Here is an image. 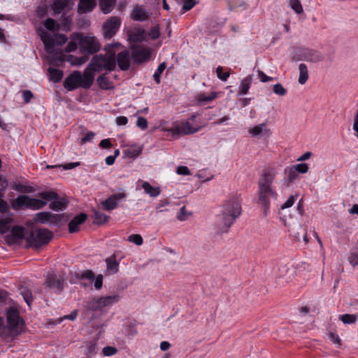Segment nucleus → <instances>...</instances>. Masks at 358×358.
Listing matches in <instances>:
<instances>
[{"instance_id":"f257e3e1","label":"nucleus","mask_w":358,"mask_h":358,"mask_svg":"<svg viewBox=\"0 0 358 358\" xmlns=\"http://www.w3.org/2000/svg\"><path fill=\"white\" fill-rule=\"evenodd\" d=\"M278 174L275 167L264 168L258 180V201L264 208V217L267 215L270 206V197H276L277 193L272 185Z\"/></svg>"},{"instance_id":"f03ea898","label":"nucleus","mask_w":358,"mask_h":358,"mask_svg":"<svg viewBox=\"0 0 358 358\" xmlns=\"http://www.w3.org/2000/svg\"><path fill=\"white\" fill-rule=\"evenodd\" d=\"M242 208L240 200L237 197H231L226 200L220 206L217 215V225L220 232H226L241 215Z\"/></svg>"},{"instance_id":"7ed1b4c3","label":"nucleus","mask_w":358,"mask_h":358,"mask_svg":"<svg viewBox=\"0 0 358 358\" xmlns=\"http://www.w3.org/2000/svg\"><path fill=\"white\" fill-rule=\"evenodd\" d=\"M7 326L3 323L0 336L6 342L13 341L24 330V322L20 317L18 310L13 307L6 310Z\"/></svg>"},{"instance_id":"20e7f679","label":"nucleus","mask_w":358,"mask_h":358,"mask_svg":"<svg viewBox=\"0 0 358 358\" xmlns=\"http://www.w3.org/2000/svg\"><path fill=\"white\" fill-rule=\"evenodd\" d=\"M89 66L92 71H113L116 66L115 53L108 50L105 55H96L91 59Z\"/></svg>"},{"instance_id":"39448f33","label":"nucleus","mask_w":358,"mask_h":358,"mask_svg":"<svg viewBox=\"0 0 358 358\" xmlns=\"http://www.w3.org/2000/svg\"><path fill=\"white\" fill-rule=\"evenodd\" d=\"M53 234L48 229H38L30 231L26 237L29 246L36 249L48 244L52 238Z\"/></svg>"},{"instance_id":"423d86ee","label":"nucleus","mask_w":358,"mask_h":358,"mask_svg":"<svg viewBox=\"0 0 358 358\" xmlns=\"http://www.w3.org/2000/svg\"><path fill=\"white\" fill-rule=\"evenodd\" d=\"M101 49L99 40L92 34L85 35L81 33L80 40V52L83 55H89L97 52Z\"/></svg>"},{"instance_id":"0eeeda50","label":"nucleus","mask_w":358,"mask_h":358,"mask_svg":"<svg viewBox=\"0 0 358 358\" xmlns=\"http://www.w3.org/2000/svg\"><path fill=\"white\" fill-rule=\"evenodd\" d=\"M39 34L46 51L49 53L53 51L55 45H62L68 40L67 36L63 34H56L51 36L47 31H42Z\"/></svg>"},{"instance_id":"6e6552de","label":"nucleus","mask_w":358,"mask_h":358,"mask_svg":"<svg viewBox=\"0 0 358 358\" xmlns=\"http://www.w3.org/2000/svg\"><path fill=\"white\" fill-rule=\"evenodd\" d=\"M46 203V201H44L42 199L31 198L27 195H20L14 199L12 203V206L13 208L25 206L29 209L39 210L43 208Z\"/></svg>"},{"instance_id":"1a4fd4ad","label":"nucleus","mask_w":358,"mask_h":358,"mask_svg":"<svg viewBox=\"0 0 358 358\" xmlns=\"http://www.w3.org/2000/svg\"><path fill=\"white\" fill-rule=\"evenodd\" d=\"M119 299L120 296L117 294L94 298L87 301L85 308L90 310H97L117 303Z\"/></svg>"},{"instance_id":"9d476101","label":"nucleus","mask_w":358,"mask_h":358,"mask_svg":"<svg viewBox=\"0 0 358 358\" xmlns=\"http://www.w3.org/2000/svg\"><path fill=\"white\" fill-rule=\"evenodd\" d=\"M66 220L64 214H52L50 212H40L35 215L34 221L50 226L61 224Z\"/></svg>"},{"instance_id":"9b49d317","label":"nucleus","mask_w":358,"mask_h":358,"mask_svg":"<svg viewBox=\"0 0 358 358\" xmlns=\"http://www.w3.org/2000/svg\"><path fill=\"white\" fill-rule=\"evenodd\" d=\"M121 22L118 17L113 16L108 19L103 24V34L106 38H111L120 28Z\"/></svg>"},{"instance_id":"f8f14e48","label":"nucleus","mask_w":358,"mask_h":358,"mask_svg":"<svg viewBox=\"0 0 358 358\" xmlns=\"http://www.w3.org/2000/svg\"><path fill=\"white\" fill-rule=\"evenodd\" d=\"M201 127H194L191 126L190 121L187 120L180 124H175L172 128L169 129V131L173 136H185L189 134H193L197 132Z\"/></svg>"},{"instance_id":"ddd939ff","label":"nucleus","mask_w":358,"mask_h":358,"mask_svg":"<svg viewBox=\"0 0 358 358\" xmlns=\"http://www.w3.org/2000/svg\"><path fill=\"white\" fill-rule=\"evenodd\" d=\"M64 279L55 273L47 275L44 285L47 288L53 289L55 293H60L64 289Z\"/></svg>"},{"instance_id":"4468645a","label":"nucleus","mask_w":358,"mask_h":358,"mask_svg":"<svg viewBox=\"0 0 358 358\" xmlns=\"http://www.w3.org/2000/svg\"><path fill=\"white\" fill-rule=\"evenodd\" d=\"M88 59V57L83 55L81 57H76L72 55H66L63 53H60L58 55V60L55 62V64L59 65V62H68L73 66H79L85 63Z\"/></svg>"},{"instance_id":"2eb2a0df","label":"nucleus","mask_w":358,"mask_h":358,"mask_svg":"<svg viewBox=\"0 0 358 358\" xmlns=\"http://www.w3.org/2000/svg\"><path fill=\"white\" fill-rule=\"evenodd\" d=\"M81 73L75 71L71 73L64 80V87L69 91H72L80 86Z\"/></svg>"},{"instance_id":"dca6fc26","label":"nucleus","mask_w":358,"mask_h":358,"mask_svg":"<svg viewBox=\"0 0 358 358\" xmlns=\"http://www.w3.org/2000/svg\"><path fill=\"white\" fill-rule=\"evenodd\" d=\"M150 57L149 50L142 46H136L132 48L131 57L134 63H141Z\"/></svg>"},{"instance_id":"f3484780","label":"nucleus","mask_w":358,"mask_h":358,"mask_svg":"<svg viewBox=\"0 0 358 358\" xmlns=\"http://www.w3.org/2000/svg\"><path fill=\"white\" fill-rule=\"evenodd\" d=\"M296 271L292 266L287 264L281 266L278 268L277 277L285 282L291 281L295 276Z\"/></svg>"},{"instance_id":"a211bd4d","label":"nucleus","mask_w":358,"mask_h":358,"mask_svg":"<svg viewBox=\"0 0 358 358\" xmlns=\"http://www.w3.org/2000/svg\"><path fill=\"white\" fill-rule=\"evenodd\" d=\"M117 64L121 71H127L130 67V53L129 50H124L117 55Z\"/></svg>"},{"instance_id":"6ab92c4d","label":"nucleus","mask_w":358,"mask_h":358,"mask_svg":"<svg viewBox=\"0 0 358 358\" xmlns=\"http://www.w3.org/2000/svg\"><path fill=\"white\" fill-rule=\"evenodd\" d=\"M150 13L143 6H136L131 13V18L134 21L143 22L148 20Z\"/></svg>"},{"instance_id":"aec40b11","label":"nucleus","mask_w":358,"mask_h":358,"mask_svg":"<svg viewBox=\"0 0 358 358\" xmlns=\"http://www.w3.org/2000/svg\"><path fill=\"white\" fill-rule=\"evenodd\" d=\"M87 218V215L84 213H81L78 215L76 216L69 223V231L71 234L78 231L80 229V225L83 224Z\"/></svg>"},{"instance_id":"412c9836","label":"nucleus","mask_w":358,"mask_h":358,"mask_svg":"<svg viewBox=\"0 0 358 358\" xmlns=\"http://www.w3.org/2000/svg\"><path fill=\"white\" fill-rule=\"evenodd\" d=\"M81 33L74 32L70 36V41L68 43L65 50L66 52L75 51L78 47L80 48V40Z\"/></svg>"},{"instance_id":"4be33fe9","label":"nucleus","mask_w":358,"mask_h":358,"mask_svg":"<svg viewBox=\"0 0 358 358\" xmlns=\"http://www.w3.org/2000/svg\"><path fill=\"white\" fill-rule=\"evenodd\" d=\"M301 59L309 62H318L322 60V55L315 50H308L301 54Z\"/></svg>"},{"instance_id":"5701e85b","label":"nucleus","mask_w":358,"mask_h":358,"mask_svg":"<svg viewBox=\"0 0 358 358\" xmlns=\"http://www.w3.org/2000/svg\"><path fill=\"white\" fill-rule=\"evenodd\" d=\"M92 71L86 69L83 74H81L80 87L85 89H89L93 83L94 76Z\"/></svg>"},{"instance_id":"b1692460","label":"nucleus","mask_w":358,"mask_h":358,"mask_svg":"<svg viewBox=\"0 0 358 358\" xmlns=\"http://www.w3.org/2000/svg\"><path fill=\"white\" fill-rule=\"evenodd\" d=\"M96 6V0H80L78 4V12L85 13L90 12Z\"/></svg>"},{"instance_id":"393cba45","label":"nucleus","mask_w":358,"mask_h":358,"mask_svg":"<svg viewBox=\"0 0 358 358\" xmlns=\"http://www.w3.org/2000/svg\"><path fill=\"white\" fill-rule=\"evenodd\" d=\"M248 132L252 136L256 137L262 134L269 135L270 130L267 128L266 123H262L249 129Z\"/></svg>"},{"instance_id":"a878e982","label":"nucleus","mask_w":358,"mask_h":358,"mask_svg":"<svg viewBox=\"0 0 358 358\" xmlns=\"http://www.w3.org/2000/svg\"><path fill=\"white\" fill-rule=\"evenodd\" d=\"M252 81V76L249 75L241 80L240 90L238 91L239 95L246 94L250 87V85Z\"/></svg>"},{"instance_id":"bb28decb","label":"nucleus","mask_w":358,"mask_h":358,"mask_svg":"<svg viewBox=\"0 0 358 358\" xmlns=\"http://www.w3.org/2000/svg\"><path fill=\"white\" fill-rule=\"evenodd\" d=\"M299 80H298L299 83L301 85H304L307 82L308 77H309L308 67L305 64L301 63L299 66Z\"/></svg>"},{"instance_id":"cd10ccee","label":"nucleus","mask_w":358,"mask_h":358,"mask_svg":"<svg viewBox=\"0 0 358 358\" xmlns=\"http://www.w3.org/2000/svg\"><path fill=\"white\" fill-rule=\"evenodd\" d=\"M48 71L50 80L54 83L59 82L63 78L64 73L62 70L49 67Z\"/></svg>"},{"instance_id":"c85d7f7f","label":"nucleus","mask_w":358,"mask_h":358,"mask_svg":"<svg viewBox=\"0 0 358 358\" xmlns=\"http://www.w3.org/2000/svg\"><path fill=\"white\" fill-rule=\"evenodd\" d=\"M116 0H99V6L105 14L110 13L115 6Z\"/></svg>"},{"instance_id":"c756f323","label":"nucleus","mask_w":358,"mask_h":358,"mask_svg":"<svg viewBox=\"0 0 358 358\" xmlns=\"http://www.w3.org/2000/svg\"><path fill=\"white\" fill-rule=\"evenodd\" d=\"M96 81L99 87L103 90H110L113 88L112 83L106 77V74H102L99 76Z\"/></svg>"},{"instance_id":"7c9ffc66","label":"nucleus","mask_w":358,"mask_h":358,"mask_svg":"<svg viewBox=\"0 0 358 358\" xmlns=\"http://www.w3.org/2000/svg\"><path fill=\"white\" fill-rule=\"evenodd\" d=\"M142 187L145 192L152 197H156L160 194V189L152 187L148 182H143Z\"/></svg>"},{"instance_id":"2f4dec72","label":"nucleus","mask_w":358,"mask_h":358,"mask_svg":"<svg viewBox=\"0 0 358 358\" xmlns=\"http://www.w3.org/2000/svg\"><path fill=\"white\" fill-rule=\"evenodd\" d=\"M71 0H55L52 6L55 13L59 14L69 5Z\"/></svg>"},{"instance_id":"473e14b6","label":"nucleus","mask_w":358,"mask_h":358,"mask_svg":"<svg viewBox=\"0 0 358 358\" xmlns=\"http://www.w3.org/2000/svg\"><path fill=\"white\" fill-rule=\"evenodd\" d=\"M13 236L17 238L22 239L27 236L28 231L24 227L21 226H16L13 227L11 230Z\"/></svg>"},{"instance_id":"72a5a7b5","label":"nucleus","mask_w":358,"mask_h":358,"mask_svg":"<svg viewBox=\"0 0 358 358\" xmlns=\"http://www.w3.org/2000/svg\"><path fill=\"white\" fill-rule=\"evenodd\" d=\"M284 173L286 176L287 180L289 183L292 182L299 176L298 173L292 166L286 167L284 170Z\"/></svg>"},{"instance_id":"f704fd0d","label":"nucleus","mask_w":358,"mask_h":358,"mask_svg":"<svg viewBox=\"0 0 358 358\" xmlns=\"http://www.w3.org/2000/svg\"><path fill=\"white\" fill-rule=\"evenodd\" d=\"M93 217H94V222H93L94 224H98V225L103 224L104 223H106L108 221V217L106 215H105L104 213H103L100 211H97V210H94Z\"/></svg>"},{"instance_id":"c9c22d12","label":"nucleus","mask_w":358,"mask_h":358,"mask_svg":"<svg viewBox=\"0 0 358 358\" xmlns=\"http://www.w3.org/2000/svg\"><path fill=\"white\" fill-rule=\"evenodd\" d=\"M20 293L27 304L30 306L33 300L31 292L28 288L22 286L20 287Z\"/></svg>"},{"instance_id":"e433bc0d","label":"nucleus","mask_w":358,"mask_h":358,"mask_svg":"<svg viewBox=\"0 0 358 358\" xmlns=\"http://www.w3.org/2000/svg\"><path fill=\"white\" fill-rule=\"evenodd\" d=\"M107 270L112 273H117L118 271L119 264L115 259V257L108 258L106 260Z\"/></svg>"},{"instance_id":"4c0bfd02","label":"nucleus","mask_w":358,"mask_h":358,"mask_svg":"<svg viewBox=\"0 0 358 358\" xmlns=\"http://www.w3.org/2000/svg\"><path fill=\"white\" fill-rule=\"evenodd\" d=\"M13 222L11 217L8 216L4 219L0 220V233L5 234L10 229V224Z\"/></svg>"},{"instance_id":"58836bf2","label":"nucleus","mask_w":358,"mask_h":358,"mask_svg":"<svg viewBox=\"0 0 358 358\" xmlns=\"http://www.w3.org/2000/svg\"><path fill=\"white\" fill-rule=\"evenodd\" d=\"M101 203L103 208L106 210H112L115 209L117 205L116 201L114 199V197H112L111 196L105 201H102Z\"/></svg>"},{"instance_id":"ea45409f","label":"nucleus","mask_w":358,"mask_h":358,"mask_svg":"<svg viewBox=\"0 0 358 358\" xmlns=\"http://www.w3.org/2000/svg\"><path fill=\"white\" fill-rule=\"evenodd\" d=\"M54 200L55 201H53L50 204V209L55 210V211H58V210H62L64 208H65L66 203L64 199L58 200L57 199H54Z\"/></svg>"},{"instance_id":"a19ab883","label":"nucleus","mask_w":358,"mask_h":358,"mask_svg":"<svg viewBox=\"0 0 358 358\" xmlns=\"http://www.w3.org/2000/svg\"><path fill=\"white\" fill-rule=\"evenodd\" d=\"M217 97V93L211 92L209 94H200L198 96V101L201 103H205L207 102L212 101Z\"/></svg>"},{"instance_id":"79ce46f5","label":"nucleus","mask_w":358,"mask_h":358,"mask_svg":"<svg viewBox=\"0 0 358 358\" xmlns=\"http://www.w3.org/2000/svg\"><path fill=\"white\" fill-rule=\"evenodd\" d=\"M39 196L45 201H52L58 198V194L55 192H43L39 193Z\"/></svg>"},{"instance_id":"37998d69","label":"nucleus","mask_w":358,"mask_h":358,"mask_svg":"<svg viewBox=\"0 0 358 358\" xmlns=\"http://www.w3.org/2000/svg\"><path fill=\"white\" fill-rule=\"evenodd\" d=\"M357 316L352 314H345L340 317L341 320L344 324H354L357 321Z\"/></svg>"},{"instance_id":"c03bdc74","label":"nucleus","mask_w":358,"mask_h":358,"mask_svg":"<svg viewBox=\"0 0 358 358\" xmlns=\"http://www.w3.org/2000/svg\"><path fill=\"white\" fill-rule=\"evenodd\" d=\"M289 6L297 14H301L303 11L301 3L299 0H289Z\"/></svg>"},{"instance_id":"a18cd8bd","label":"nucleus","mask_w":358,"mask_h":358,"mask_svg":"<svg viewBox=\"0 0 358 358\" xmlns=\"http://www.w3.org/2000/svg\"><path fill=\"white\" fill-rule=\"evenodd\" d=\"M166 64L164 62L160 64L157 69V71H155V73H154L153 75V77H154V80L158 84L160 83V76H161V74L162 73V72L165 70L166 69Z\"/></svg>"},{"instance_id":"49530a36","label":"nucleus","mask_w":358,"mask_h":358,"mask_svg":"<svg viewBox=\"0 0 358 358\" xmlns=\"http://www.w3.org/2000/svg\"><path fill=\"white\" fill-rule=\"evenodd\" d=\"M273 90L275 94L279 96H284L287 93V90L280 83L274 85Z\"/></svg>"},{"instance_id":"de8ad7c7","label":"nucleus","mask_w":358,"mask_h":358,"mask_svg":"<svg viewBox=\"0 0 358 358\" xmlns=\"http://www.w3.org/2000/svg\"><path fill=\"white\" fill-rule=\"evenodd\" d=\"M97 352V346L94 343H90L86 350V355L88 357L94 356Z\"/></svg>"},{"instance_id":"09e8293b","label":"nucleus","mask_w":358,"mask_h":358,"mask_svg":"<svg viewBox=\"0 0 358 358\" xmlns=\"http://www.w3.org/2000/svg\"><path fill=\"white\" fill-rule=\"evenodd\" d=\"M79 279H89L93 280L94 278V273L91 270H85L78 275Z\"/></svg>"},{"instance_id":"8fccbe9b","label":"nucleus","mask_w":358,"mask_h":358,"mask_svg":"<svg viewBox=\"0 0 358 358\" xmlns=\"http://www.w3.org/2000/svg\"><path fill=\"white\" fill-rule=\"evenodd\" d=\"M128 241L129 242L134 243L137 245H141L143 244V238L139 234H132L128 237Z\"/></svg>"},{"instance_id":"3c124183","label":"nucleus","mask_w":358,"mask_h":358,"mask_svg":"<svg viewBox=\"0 0 358 358\" xmlns=\"http://www.w3.org/2000/svg\"><path fill=\"white\" fill-rule=\"evenodd\" d=\"M297 173H306L308 171V166L306 163H301L292 166Z\"/></svg>"},{"instance_id":"603ef678","label":"nucleus","mask_w":358,"mask_h":358,"mask_svg":"<svg viewBox=\"0 0 358 358\" xmlns=\"http://www.w3.org/2000/svg\"><path fill=\"white\" fill-rule=\"evenodd\" d=\"M196 4L195 0H184L182 10L183 13L192 9Z\"/></svg>"},{"instance_id":"864d4df0","label":"nucleus","mask_w":358,"mask_h":358,"mask_svg":"<svg viewBox=\"0 0 358 358\" xmlns=\"http://www.w3.org/2000/svg\"><path fill=\"white\" fill-rule=\"evenodd\" d=\"M222 70L223 69L222 66H218L216 69V73L219 79L223 81H226L227 78L229 77L230 73L229 72L222 73Z\"/></svg>"},{"instance_id":"5fc2aeb1","label":"nucleus","mask_w":358,"mask_h":358,"mask_svg":"<svg viewBox=\"0 0 358 358\" xmlns=\"http://www.w3.org/2000/svg\"><path fill=\"white\" fill-rule=\"evenodd\" d=\"M117 349L114 347L107 346L104 347L102 350L103 354L105 356H111L117 352Z\"/></svg>"},{"instance_id":"6e6d98bb","label":"nucleus","mask_w":358,"mask_h":358,"mask_svg":"<svg viewBox=\"0 0 358 358\" xmlns=\"http://www.w3.org/2000/svg\"><path fill=\"white\" fill-rule=\"evenodd\" d=\"M144 31H141L138 33H132L129 38L133 41H141L143 38Z\"/></svg>"},{"instance_id":"4d7b16f0","label":"nucleus","mask_w":358,"mask_h":358,"mask_svg":"<svg viewBox=\"0 0 358 358\" xmlns=\"http://www.w3.org/2000/svg\"><path fill=\"white\" fill-rule=\"evenodd\" d=\"M136 125L142 129H145L148 127V121L145 117H139L137 120Z\"/></svg>"},{"instance_id":"13d9d810","label":"nucleus","mask_w":358,"mask_h":358,"mask_svg":"<svg viewBox=\"0 0 358 358\" xmlns=\"http://www.w3.org/2000/svg\"><path fill=\"white\" fill-rule=\"evenodd\" d=\"M258 76L262 83H266L273 80V78L266 76L263 71L258 70L257 71Z\"/></svg>"},{"instance_id":"bf43d9fd","label":"nucleus","mask_w":358,"mask_h":358,"mask_svg":"<svg viewBox=\"0 0 358 358\" xmlns=\"http://www.w3.org/2000/svg\"><path fill=\"white\" fill-rule=\"evenodd\" d=\"M45 27L47 29L53 31L55 29V21L52 18H48L45 21Z\"/></svg>"},{"instance_id":"052dcab7","label":"nucleus","mask_w":358,"mask_h":358,"mask_svg":"<svg viewBox=\"0 0 358 358\" xmlns=\"http://www.w3.org/2000/svg\"><path fill=\"white\" fill-rule=\"evenodd\" d=\"M189 215V214L187 213L186 212L185 207L183 206L180 208V213L177 217L179 220L184 221L188 218Z\"/></svg>"},{"instance_id":"680f3d73","label":"nucleus","mask_w":358,"mask_h":358,"mask_svg":"<svg viewBox=\"0 0 358 358\" xmlns=\"http://www.w3.org/2000/svg\"><path fill=\"white\" fill-rule=\"evenodd\" d=\"M103 275L99 274L96 275L94 281V287L96 289H100L102 287L103 285Z\"/></svg>"},{"instance_id":"e2e57ef3","label":"nucleus","mask_w":358,"mask_h":358,"mask_svg":"<svg viewBox=\"0 0 358 358\" xmlns=\"http://www.w3.org/2000/svg\"><path fill=\"white\" fill-rule=\"evenodd\" d=\"M295 201L294 196H290L289 199L281 206V209H285L291 207Z\"/></svg>"},{"instance_id":"0e129e2a","label":"nucleus","mask_w":358,"mask_h":358,"mask_svg":"<svg viewBox=\"0 0 358 358\" xmlns=\"http://www.w3.org/2000/svg\"><path fill=\"white\" fill-rule=\"evenodd\" d=\"M15 190L20 192H32V187H25L22 185H15L14 187Z\"/></svg>"},{"instance_id":"69168bd1","label":"nucleus","mask_w":358,"mask_h":358,"mask_svg":"<svg viewBox=\"0 0 358 358\" xmlns=\"http://www.w3.org/2000/svg\"><path fill=\"white\" fill-rule=\"evenodd\" d=\"M176 172L179 175L187 176L190 174L189 170L187 166H180L177 168Z\"/></svg>"},{"instance_id":"338daca9","label":"nucleus","mask_w":358,"mask_h":358,"mask_svg":"<svg viewBox=\"0 0 358 358\" xmlns=\"http://www.w3.org/2000/svg\"><path fill=\"white\" fill-rule=\"evenodd\" d=\"M33 93L30 90H25L22 92V97L25 103H29L33 98Z\"/></svg>"},{"instance_id":"774afa93","label":"nucleus","mask_w":358,"mask_h":358,"mask_svg":"<svg viewBox=\"0 0 358 358\" xmlns=\"http://www.w3.org/2000/svg\"><path fill=\"white\" fill-rule=\"evenodd\" d=\"M349 262L351 264L352 266H356L358 265V255L352 253L351 255L348 258Z\"/></svg>"}]
</instances>
